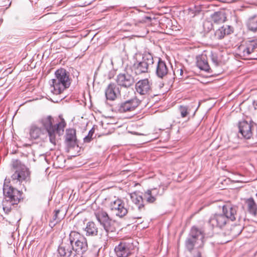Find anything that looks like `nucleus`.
Masks as SVG:
<instances>
[{"instance_id": "nucleus-1", "label": "nucleus", "mask_w": 257, "mask_h": 257, "mask_svg": "<svg viewBox=\"0 0 257 257\" xmlns=\"http://www.w3.org/2000/svg\"><path fill=\"white\" fill-rule=\"evenodd\" d=\"M53 121L54 118L52 116L47 115L43 116L38 121L42 127H39L36 124L31 125L29 128L30 139L37 140L42 135L47 134L50 143L55 145L57 135L60 136L63 134L66 123L62 118L59 122L55 124H53Z\"/></svg>"}, {"instance_id": "nucleus-2", "label": "nucleus", "mask_w": 257, "mask_h": 257, "mask_svg": "<svg viewBox=\"0 0 257 257\" xmlns=\"http://www.w3.org/2000/svg\"><path fill=\"white\" fill-rule=\"evenodd\" d=\"M71 83L69 72L63 68L59 69L55 72V78L50 81V91L55 95L61 94L70 87Z\"/></svg>"}, {"instance_id": "nucleus-3", "label": "nucleus", "mask_w": 257, "mask_h": 257, "mask_svg": "<svg viewBox=\"0 0 257 257\" xmlns=\"http://www.w3.org/2000/svg\"><path fill=\"white\" fill-rule=\"evenodd\" d=\"M12 167L14 171L11 176L12 181L21 184L30 180L31 172L29 169L20 160L13 159Z\"/></svg>"}, {"instance_id": "nucleus-4", "label": "nucleus", "mask_w": 257, "mask_h": 257, "mask_svg": "<svg viewBox=\"0 0 257 257\" xmlns=\"http://www.w3.org/2000/svg\"><path fill=\"white\" fill-rule=\"evenodd\" d=\"M204 233L203 230L196 226H193L185 241L187 249L191 251L194 246L202 247L204 245Z\"/></svg>"}, {"instance_id": "nucleus-5", "label": "nucleus", "mask_w": 257, "mask_h": 257, "mask_svg": "<svg viewBox=\"0 0 257 257\" xmlns=\"http://www.w3.org/2000/svg\"><path fill=\"white\" fill-rule=\"evenodd\" d=\"M70 242H74V250L76 257H83V254L88 248L86 239L78 232L72 231L69 234Z\"/></svg>"}, {"instance_id": "nucleus-6", "label": "nucleus", "mask_w": 257, "mask_h": 257, "mask_svg": "<svg viewBox=\"0 0 257 257\" xmlns=\"http://www.w3.org/2000/svg\"><path fill=\"white\" fill-rule=\"evenodd\" d=\"M155 63L154 58L149 53L143 55L141 61L137 62L133 65V69L137 75L148 72L150 68L153 67Z\"/></svg>"}, {"instance_id": "nucleus-7", "label": "nucleus", "mask_w": 257, "mask_h": 257, "mask_svg": "<svg viewBox=\"0 0 257 257\" xmlns=\"http://www.w3.org/2000/svg\"><path fill=\"white\" fill-rule=\"evenodd\" d=\"M136 249L132 240L121 241L114 248L115 253L117 257H127L133 253Z\"/></svg>"}, {"instance_id": "nucleus-8", "label": "nucleus", "mask_w": 257, "mask_h": 257, "mask_svg": "<svg viewBox=\"0 0 257 257\" xmlns=\"http://www.w3.org/2000/svg\"><path fill=\"white\" fill-rule=\"evenodd\" d=\"M108 208L114 215L122 218L128 213L124 201L119 198L111 200L108 204Z\"/></svg>"}, {"instance_id": "nucleus-9", "label": "nucleus", "mask_w": 257, "mask_h": 257, "mask_svg": "<svg viewBox=\"0 0 257 257\" xmlns=\"http://www.w3.org/2000/svg\"><path fill=\"white\" fill-rule=\"evenodd\" d=\"M3 191L6 200L12 205L17 204L22 198V192L9 185L4 184Z\"/></svg>"}, {"instance_id": "nucleus-10", "label": "nucleus", "mask_w": 257, "mask_h": 257, "mask_svg": "<svg viewBox=\"0 0 257 257\" xmlns=\"http://www.w3.org/2000/svg\"><path fill=\"white\" fill-rule=\"evenodd\" d=\"M153 64L156 76L161 79L167 76L169 73V68L166 62L162 59L156 58Z\"/></svg>"}, {"instance_id": "nucleus-11", "label": "nucleus", "mask_w": 257, "mask_h": 257, "mask_svg": "<svg viewBox=\"0 0 257 257\" xmlns=\"http://www.w3.org/2000/svg\"><path fill=\"white\" fill-rule=\"evenodd\" d=\"M152 88V81L148 78L140 80L135 84L136 91L145 97L151 93Z\"/></svg>"}, {"instance_id": "nucleus-12", "label": "nucleus", "mask_w": 257, "mask_h": 257, "mask_svg": "<svg viewBox=\"0 0 257 257\" xmlns=\"http://www.w3.org/2000/svg\"><path fill=\"white\" fill-rule=\"evenodd\" d=\"M140 102L137 98L126 100L118 105L117 110L120 113L133 111L139 106Z\"/></svg>"}, {"instance_id": "nucleus-13", "label": "nucleus", "mask_w": 257, "mask_h": 257, "mask_svg": "<svg viewBox=\"0 0 257 257\" xmlns=\"http://www.w3.org/2000/svg\"><path fill=\"white\" fill-rule=\"evenodd\" d=\"M130 197L132 201L136 205L138 210L141 212L140 215L134 214L133 217L137 219L142 218L145 210L142 196L136 192H133L130 194Z\"/></svg>"}, {"instance_id": "nucleus-14", "label": "nucleus", "mask_w": 257, "mask_h": 257, "mask_svg": "<svg viewBox=\"0 0 257 257\" xmlns=\"http://www.w3.org/2000/svg\"><path fill=\"white\" fill-rule=\"evenodd\" d=\"M226 217L223 214L215 213L212 214L208 220L209 224L212 227L221 228L227 223Z\"/></svg>"}, {"instance_id": "nucleus-15", "label": "nucleus", "mask_w": 257, "mask_h": 257, "mask_svg": "<svg viewBox=\"0 0 257 257\" xmlns=\"http://www.w3.org/2000/svg\"><path fill=\"white\" fill-rule=\"evenodd\" d=\"M58 251L62 257H76V255L70 240L69 243H62L58 247Z\"/></svg>"}, {"instance_id": "nucleus-16", "label": "nucleus", "mask_w": 257, "mask_h": 257, "mask_svg": "<svg viewBox=\"0 0 257 257\" xmlns=\"http://www.w3.org/2000/svg\"><path fill=\"white\" fill-rule=\"evenodd\" d=\"M257 48V42L255 41H248L244 44L241 45L238 49L240 54L244 57L249 56Z\"/></svg>"}, {"instance_id": "nucleus-17", "label": "nucleus", "mask_w": 257, "mask_h": 257, "mask_svg": "<svg viewBox=\"0 0 257 257\" xmlns=\"http://www.w3.org/2000/svg\"><path fill=\"white\" fill-rule=\"evenodd\" d=\"M118 85L124 87H129L132 86L134 83V78L131 75L126 74H119L116 79Z\"/></svg>"}, {"instance_id": "nucleus-18", "label": "nucleus", "mask_w": 257, "mask_h": 257, "mask_svg": "<svg viewBox=\"0 0 257 257\" xmlns=\"http://www.w3.org/2000/svg\"><path fill=\"white\" fill-rule=\"evenodd\" d=\"M237 207L229 204L222 206L223 214L226 217L227 221L229 219L234 221L237 216Z\"/></svg>"}, {"instance_id": "nucleus-19", "label": "nucleus", "mask_w": 257, "mask_h": 257, "mask_svg": "<svg viewBox=\"0 0 257 257\" xmlns=\"http://www.w3.org/2000/svg\"><path fill=\"white\" fill-rule=\"evenodd\" d=\"M238 128L239 133L246 139H249L252 136L251 125L247 121L244 120L239 122Z\"/></svg>"}, {"instance_id": "nucleus-20", "label": "nucleus", "mask_w": 257, "mask_h": 257, "mask_svg": "<svg viewBox=\"0 0 257 257\" xmlns=\"http://www.w3.org/2000/svg\"><path fill=\"white\" fill-rule=\"evenodd\" d=\"M119 94V89L114 83H110L105 89V94L107 100H115Z\"/></svg>"}, {"instance_id": "nucleus-21", "label": "nucleus", "mask_w": 257, "mask_h": 257, "mask_svg": "<svg viewBox=\"0 0 257 257\" xmlns=\"http://www.w3.org/2000/svg\"><path fill=\"white\" fill-rule=\"evenodd\" d=\"M232 32V29L230 26L224 25L215 31L214 39L215 40H221L226 36L230 34Z\"/></svg>"}, {"instance_id": "nucleus-22", "label": "nucleus", "mask_w": 257, "mask_h": 257, "mask_svg": "<svg viewBox=\"0 0 257 257\" xmlns=\"http://www.w3.org/2000/svg\"><path fill=\"white\" fill-rule=\"evenodd\" d=\"M196 59V65L200 69L206 72H209L210 68L206 55H202L198 56Z\"/></svg>"}, {"instance_id": "nucleus-23", "label": "nucleus", "mask_w": 257, "mask_h": 257, "mask_svg": "<svg viewBox=\"0 0 257 257\" xmlns=\"http://www.w3.org/2000/svg\"><path fill=\"white\" fill-rule=\"evenodd\" d=\"M65 141L69 147H74L76 145V132L74 129L67 131Z\"/></svg>"}, {"instance_id": "nucleus-24", "label": "nucleus", "mask_w": 257, "mask_h": 257, "mask_svg": "<svg viewBox=\"0 0 257 257\" xmlns=\"http://www.w3.org/2000/svg\"><path fill=\"white\" fill-rule=\"evenodd\" d=\"M151 18L148 16L142 17L137 16L131 23H127L126 25H130L136 27H141L143 24L151 22Z\"/></svg>"}, {"instance_id": "nucleus-25", "label": "nucleus", "mask_w": 257, "mask_h": 257, "mask_svg": "<svg viewBox=\"0 0 257 257\" xmlns=\"http://www.w3.org/2000/svg\"><path fill=\"white\" fill-rule=\"evenodd\" d=\"M245 204L248 212L253 216H256L257 214V204L254 200L252 198H248L245 200Z\"/></svg>"}, {"instance_id": "nucleus-26", "label": "nucleus", "mask_w": 257, "mask_h": 257, "mask_svg": "<svg viewBox=\"0 0 257 257\" xmlns=\"http://www.w3.org/2000/svg\"><path fill=\"white\" fill-rule=\"evenodd\" d=\"M87 236H96L98 235V229L97 225L92 221L88 222L85 228Z\"/></svg>"}, {"instance_id": "nucleus-27", "label": "nucleus", "mask_w": 257, "mask_h": 257, "mask_svg": "<svg viewBox=\"0 0 257 257\" xmlns=\"http://www.w3.org/2000/svg\"><path fill=\"white\" fill-rule=\"evenodd\" d=\"M104 228L105 230L106 236L108 235L109 232H114L116 231V228L115 226V222L111 219L105 221L101 224Z\"/></svg>"}, {"instance_id": "nucleus-28", "label": "nucleus", "mask_w": 257, "mask_h": 257, "mask_svg": "<svg viewBox=\"0 0 257 257\" xmlns=\"http://www.w3.org/2000/svg\"><path fill=\"white\" fill-rule=\"evenodd\" d=\"M212 21L217 24L224 23L226 19L225 14L222 12L214 13L211 17Z\"/></svg>"}, {"instance_id": "nucleus-29", "label": "nucleus", "mask_w": 257, "mask_h": 257, "mask_svg": "<svg viewBox=\"0 0 257 257\" xmlns=\"http://www.w3.org/2000/svg\"><path fill=\"white\" fill-rule=\"evenodd\" d=\"M60 212L61 211L59 209L55 210L54 211V215L53 217V219L52 220H50L49 223V225L51 227L54 226L56 225V224L59 222L61 221V220L64 217L65 214L62 213V214L60 215Z\"/></svg>"}, {"instance_id": "nucleus-30", "label": "nucleus", "mask_w": 257, "mask_h": 257, "mask_svg": "<svg viewBox=\"0 0 257 257\" xmlns=\"http://www.w3.org/2000/svg\"><path fill=\"white\" fill-rule=\"evenodd\" d=\"M95 215L97 220L100 222V224H102L110 219L107 212L103 210H100L96 212L95 213Z\"/></svg>"}, {"instance_id": "nucleus-31", "label": "nucleus", "mask_w": 257, "mask_h": 257, "mask_svg": "<svg viewBox=\"0 0 257 257\" xmlns=\"http://www.w3.org/2000/svg\"><path fill=\"white\" fill-rule=\"evenodd\" d=\"M247 25L250 31L253 32L257 31V15L248 19Z\"/></svg>"}, {"instance_id": "nucleus-32", "label": "nucleus", "mask_w": 257, "mask_h": 257, "mask_svg": "<svg viewBox=\"0 0 257 257\" xmlns=\"http://www.w3.org/2000/svg\"><path fill=\"white\" fill-rule=\"evenodd\" d=\"M99 249V248L95 246L89 250L84 257H98Z\"/></svg>"}, {"instance_id": "nucleus-33", "label": "nucleus", "mask_w": 257, "mask_h": 257, "mask_svg": "<svg viewBox=\"0 0 257 257\" xmlns=\"http://www.w3.org/2000/svg\"><path fill=\"white\" fill-rule=\"evenodd\" d=\"M144 196L147 202L149 203H153L156 200V198L152 195L151 193H150L148 190L145 192Z\"/></svg>"}, {"instance_id": "nucleus-34", "label": "nucleus", "mask_w": 257, "mask_h": 257, "mask_svg": "<svg viewBox=\"0 0 257 257\" xmlns=\"http://www.w3.org/2000/svg\"><path fill=\"white\" fill-rule=\"evenodd\" d=\"M179 110L182 117H186L189 114L188 108L186 106L180 105L179 107Z\"/></svg>"}, {"instance_id": "nucleus-35", "label": "nucleus", "mask_w": 257, "mask_h": 257, "mask_svg": "<svg viewBox=\"0 0 257 257\" xmlns=\"http://www.w3.org/2000/svg\"><path fill=\"white\" fill-rule=\"evenodd\" d=\"M150 193H151L152 195H153L156 199L159 196H161L163 194V192L162 191L161 193L160 192L159 189L157 188H154L148 190Z\"/></svg>"}, {"instance_id": "nucleus-36", "label": "nucleus", "mask_w": 257, "mask_h": 257, "mask_svg": "<svg viewBox=\"0 0 257 257\" xmlns=\"http://www.w3.org/2000/svg\"><path fill=\"white\" fill-rule=\"evenodd\" d=\"M94 133V128H92L89 132L87 136L84 138V142L85 143H89L92 139V136Z\"/></svg>"}, {"instance_id": "nucleus-37", "label": "nucleus", "mask_w": 257, "mask_h": 257, "mask_svg": "<svg viewBox=\"0 0 257 257\" xmlns=\"http://www.w3.org/2000/svg\"><path fill=\"white\" fill-rule=\"evenodd\" d=\"M3 205V209L6 213H8L11 211V205H12L10 204V203H8L7 201L6 200L4 202Z\"/></svg>"}, {"instance_id": "nucleus-38", "label": "nucleus", "mask_w": 257, "mask_h": 257, "mask_svg": "<svg viewBox=\"0 0 257 257\" xmlns=\"http://www.w3.org/2000/svg\"><path fill=\"white\" fill-rule=\"evenodd\" d=\"M211 58L212 62L215 66H217L219 65L220 61L218 60V57L215 54L212 53Z\"/></svg>"}, {"instance_id": "nucleus-39", "label": "nucleus", "mask_w": 257, "mask_h": 257, "mask_svg": "<svg viewBox=\"0 0 257 257\" xmlns=\"http://www.w3.org/2000/svg\"><path fill=\"white\" fill-rule=\"evenodd\" d=\"M179 72L180 75L181 76L183 75V71L182 69H178L175 72H174V75H176V73Z\"/></svg>"}, {"instance_id": "nucleus-40", "label": "nucleus", "mask_w": 257, "mask_h": 257, "mask_svg": "<svg viewBox=\"0 0 257 257\" xmlns=\"http://www.w3.org/2000/svg\"><path fill=\"white\" fill-rule=\"evenodd\" d=\"M194 257H201V252L199 251H198L196 253V256Z\"/></svg>"}, {"instance_id": "nucleus-41", "label": "nucleus", "mask_w": 257, "mask_h": 257, "mask_svg": "<svg viewBox=\"0 0 257 257\" xmlns=\"http://www.w3.org/2000/svg\"><path fill=\"white\" fill-rule=\"evenodd\" d=\"M254 103H255V106L257 107V100H256V102H254Z\"/></svg>"}, {"instance_id": "nucleus-42", "label": "nucleus", "mask_w": 257, "mask_h": 257, "mask_svg": "<svg viewBox=\"0 0 257 257\" xmlns=\"http://www.w3.org/2000/svg\"><path fill=\"white\" fill-rule=\"evenodd\" d=\"M100 237H102L103 234H102V233H100Z\"/></svg>"}]
</instances>
